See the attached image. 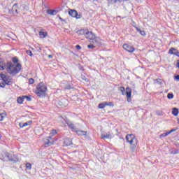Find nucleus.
<instances>
[{"label":"nucleus","instance_id":"obj_1","mask_svg":"<svg viewBox=\"0 0 179 179\" xmlns=\"http://www.w3.org/2000/svg\"><path fill=\"white\" fill-rule=\"evenodd\" d=\"M126 140L131 145L130 148L131 150H135L138 145V139L135 138V136L134 134H127L126 136Z\"/></svg>","mask_w":179,"mask_h":179},{"label":"nucleus","instance_id":"obj_2","mask_svg":"<svg viewBox=\"0 0 179 179\" xmlns=\"http://www.w3.org/2000/svg\"><path fill=\"white\" fill-rule=\"evenodd\" d=\"M1 159V160H3V162H6L7 160L12 162L13 163H17V162H19V158H17V155L9 152H4L3 158Z\"/></svg>","mask_w":179,"mask_h":179},{"label":"nucleus","instance_id":"obj_3","mask_svg":"<svg viewBox=\"0 0 179 179\" xmlns=\"http://www.w3.org/2000/svg\"><path fill=\"white\" fill-rule=\"evenodd\" d=\"M1 78L2 82H0V87H5V85L8 86L13 83V78L9 76H6L5 74H1Z\"/></svg>","mask_w":179,"mask_h":179},{"label":"nucleus","instance_id":"obj_4","mask_svg":"<svg viewBox=\"0 0 179 179\" xmlns=\"http://www.w3.org/2000/svg\"><path fill=\"white\" fill-rule=\"evenodd\" d=\"M37 91L36 94L39 97H45V92H47V86L44 84V83H41L36 87Z\"/></svg>","mask_w":179,"mask_h":179},{"label":"nucleus","instance_id":"obj_5","mask_svg":"<svg viewBox=\"0 0 179 179\" xmlns=\"http://www.w3.org/2000/svg\"><path fill=\"white\" fill-rule=\"evenodd\" d=\"M85 34H90L89 35V38L90 40L92 41V43L94 45H99V38H96V36L93 35V34L92 32H86Z\"/></svg>","mask_w":179,"mask_h":179},{"label":"nucleus","instance_id":"obj_6","mask_svg":"<svg viewBox=\"0 0 179 179\" xmlns=\"http://www.w3.org/2000/svg\"><path fill=\"white\" fill-rule=\"evenodd\" d=\"M69 15L71 16L72 17H76V19H81L82 18V15L78 14V11L76 10H70L69 11Z\"/></svg>","mask_w":179,"mask_h":179},{"label":"nucleus","instance_id":"obj_7","mask_svg":"<svg viewBox=\"0 0 179 179\" xmlns=\"http://www.w3.org/2000/svg\"><path fill=\"white\" fill-rule=\"evenodd\" d=\"M123 48L126 51H128V52H134L135 51V48H134V47H132L131 45H129L128 44H124Z\"/></svg>","mask_w":179,"mask_h":179},{"label":"nucleus","instance_id":"obj_8","mask_svg":"<svg viewBox=\"0 0 179 179\" xmlns=\"http://www.w3.org/2000/svg\"><path fill=\"white\" fill-rule=\"evenodd\" d=\"M169 54H171L172 55H176V57H179V52H178V50H177V49H176L174 48H171L169 50Z\"/></svg>","mask_w":179,"mask_h":179},{"label":"nucleus","instance_id":"obj_9","mask_svg":"<svg viewBox=\"0 0 179 179\" xmlns=\"http://www.w3.org/2000/svg\"><path fill=\"white\" fill-rule=\"evenodd\" d=\"M66 124H67L69 128L72 129V131H76V129H77L76 126H75V124L72 122L68 120L66 122Z\"/></svg>","mask_w":179,"mask_h":179},{"label":"nucleus","instance_id":"obj_10","mask_svg":"<svg viewBox=\"0 0 179 179\" xmlns=\"http://www.w3.org/2000/svg\"><path fill=\"white\" fill-rule=\"evenodd\" d=\"M102 139H111L113 138V134L111 133L108 132L106 134H101Z\"/></svg>","mask_w":179,"mask_h":179},{"label":"nucleus","instance_id":"obj_11","mask_svg":"<svg viewBox=\"0 0 179 179\" xmlns=\"http://www.w3.org/2000/svg\"><path fill=\"white\" fill-rule=\"evenodd\" d=\"M131 93H132V90H131V88H129V87H127L126 88V96H127V99H131Z\"/></svg>","mask_w":179,"mask_h":179},{"label":"nucleus","instance_id":"obj_12","mask_svg":"<svg viewBox=\"0 0 179 179\" xmlns=\"http://www.w3.org/2000/svg\"><path fill=\"white\" fill-rule=\"evenodd\" d=\"M32 122H33L32 121H29L25 123L20 122V123H19V126L21 128H24V127H27V126L30 125L31 124H32Z\"/></svg>","mask_w":179,"mask_h":179},{"label":"nucleus","instance_id":"obj_13","mask_svg":"<svg viewBox=\"0 0 179 179\" xmlns=\"http://www.w3.org/2000/svg\"><path fill=\"white\" fill-rule=\"evenodd\" d=\"M50 139H51V136H49L44 140V142H45L44 144L46 146H51V145H52V143H51V141H50Z\"/></svg>","mask_w":179,"mask_h":179},{"label":"nucleus","instance_id":"obj_14","mask_svg":"<svg viewBox=\"0 0 179 179\" xmlns=\"http://www.w3.org/2000/svg\"><path fill=\"white\" fill-rule=\"evenodd\" d=\"M19 59H17L16 57L13 58V62H11L12 64H14V65H20V71H22V65L19 63Z\"/></svg>","mask_w":179,"mask_h":179},{"label":"nucleus","instance_id":"obj_15","mask_svg":"<svg viewBox=\"0 0 179 179\" xmlns=\"http://www.w3.org/2000/svg\"><path fill=\"white\" fill-rule=\"evenodd\" d=\"M64 145H66V146H71V145H72V140L71 138H66Z\"/></svg>","mask_w":179,"mask_h":179},{"label":"nucleus","instance_id":"obj_16","mask_svg":"<svg viewBox=\"0 0 179 179\" xmlns=\"http://www.w3.org/2000/svg\"><path fill=\"white\" fill-rule=\"evenodd\" d=\"M39 36H40L41 38H45V37H47V36H48V34H47V32L41 31H39Z\"/></svg>","mask_w":179,"mask_h":179},{"label":"nucleus","instance_id":"obj_17","mask_svg":"<svg viewBox=\"0 0 179 179\" xmlns=\"http://www.w3.org/2000/svg\"><path fill=\"white\" fill-rule=\"evenodd\" d=\"M46 13H48V15H51L52 16H54V15H57V10H48L46 11Z\"/></svg>","mask_w":179,"mask_h":179},{"label":"nucleus","instance_id":"obj_18","mask_svg":"<svg viewBox=\"0 0 179 179\" xmlns=\"http://www.w3.org/2000/svg\"><path fill=\"white\" fill-rule=\"evenodd\" d=\"M172 114L175 117H177V115H178V108H173V110H172Z\"/></svg>","mask_w":179,"mask_h":179},{"label":"nucleus","instance_id":"obj_19","mask_svg":"<svg viewBox=\"0 0 179 179\" xmlns=\"http://www.w3.org/2000/svg\"><path fill=\"white\" fill-rule=\"evenodd\" d=\"M75 131L78 135L86 136V131H80V130H77L76 131V130H75Z\"/></svg>","mask_w":179,"mask_h":179},{"label":"nucleus","instance_id":"obj_20","mask_svg":"<svg viewBox=\"0 0 179 179\" xmlns=\"http://www.w3.org/2000/svg\"><path fill=\"white\" fill-rule=\"evenodd\" d=\"M17 101L19 104H22V103H23V101H24V98H23V96H20L17 98Z\"/></svg>","mask_w":179,"mask_h":179},{"label":"nucleus","instance_id":"obj_21","mask_svg":"<svg viewBox=\"0 0 179 179\" xmlns=\"http://www.w3.org/2000/svg\"><path fill=\"white\" fill-rule=\"evenodd\" d=\"M136 29L137 30V31H138V33H140V34H141V36H145V34H146L145 33V31L141 30L139 28H138V27H136Z\"/></svg>","mask_w":179,"mask_h":179},{"label":"nucleus","instance_id":"obj_22","mask_svg":"<svg viewBox=\"0 0 179 179\" xmlns=\"http://www.w3.org/2000/svg\"><path fill=\"white\" fill-rule=\"evenodd\" d=\"M6 117V113L0 114V121H3V118Z\"/></svg>","mask_w":179,"mask_h":179},{"label":"nucleus","instance_id":"obj_23","mask_svg":"<svg viewBox=\"0 0 179 179\" xmlns=\"http://www.w3.org/2000/svg\"><path fill=\"white\" fill-rule=\"evenodd\" d=\"M108 106L109 107H114L113 102H105V107Z\"/></svg>","mask_w":179,"mask_h":179},{"label":"nucleus","instance_id":"obj_24","mask_svg":"<svg viewBox=\"0 0 179 179\" xmlns=\"http://www.w3.org/2000/svg\"><path fill=\"white\" fill-rule=\"evenodd\" d=\"M167 98L169 99H174V94H173V93H169L167 95Z\"/></svg>","mask_w":179,"mask_h":179},{"label":"nucleus","instance_id":"obj_25","mask_svg":"<svg viewBox=\"0 0 179 179\" xmlns=\"http://www.w3.org/2000/svg\"><path fill=\"white\" fill-rule=\"evenodd\" d=\"M23 99L24 100L26 99L27 101H31V98H30L29 96H23Z\"/></svg>","mask_w":179,"mask_h":179},{"label":"nucleus","instance_id":"obj_26","mask_svg":"<svg viewBox=\"0 0 179 179\" xmlns=\"http://www.w3.org/2000/svg\"><path fill=\"white\" fill-rule=\"evenodd\" d=\"M168 135H169V132H166V133H164L162 134H161L159 136L160 138H166V136H168Z\"/></svg>","mask_w":179,"mask_h":179},{"label":"nucleus","instance_id":"obj_27","mask_svg":"<svg viewBox=\"0 0 179 179\" xmlns=\"http://www.w3.org/2000/svg\"><path fill=\"white\" fill-rule=\"evenodd\" d=\"M87 48L90 50H93V48H96V46L94 44H90L87 45Z\"/></svg>","mask_w":179,"mask_h":179},{"label":"nucleus","instance_id":"obj_28","mask_svg":"<svg viewBox=\"0 0 179 179\" xmlns=\"http://www.w3.org/2000/svg\"><path fill=\"white\" fill-rule=\"evenodd\" d=\"M81 79L82 80H85V82H89V80L86 78V76L81 75Z\"/></svg>","mask_w":179,"mask_h":179},{"label":"nucleus","instance_id":"obj_29","mask_svg":"<svg viewBox=\"0 0 179 179\" xmlns=\"http://www.w3.org/2000/svg\"><path fill=\"white\" fill-rule=\"evenodd\" d=\"M26 168L28 169V170H31V164L30 163H27Z\"/></svg>","mask_w":179,"mask_h":179},{"label":"nucleus","instance_id":"obj_30","mask_svg":"<svg viewBox=\"0 0 179 179\" xmlns=\"http://www.w3.org/2000/svg\"><path fill=\"white\" fill-rule=\"evenodd\" d=\"M98 107L99 108H104V107H106V103H99Z\"/></svg>","mask_w":179,"mask_h":179},{"label":"nucleus","instance_id":"obj_31","mask_svg":"<svg viewBox=\"0 0 179 179\" xmlns=\"http://www.w3.org/2000/svg\"><path fill=\"white\" fill-rule=\"evenodd\" d=\"M50 135H52V136H54V135H57V130H52L50 132Z\"/></svg>","mask_w":179,"mask_h":179},{"label":"nucleus","instance_id":"obj_32","mask_svg":"<svg viewBox=\"0 0 179 179\" xmlns=\"http://www.w3.org/2000/svg\"><path fill=\"white\" fill-rule=\"evenodd\" d=\"M120 90L122 92V94L124 95V92H125V88L124 87H120Z\"/></svg>","mask_w":179,"mask_h":179},{"label":"nucleus","instance_id":"obj_33","mask_svg":"<svg viewBox=\"0 0 179 179\" xmlns=\"http://www.w3.org/2000/svg\"><path fill=\"white\" fill-rule=\"evenodd\" d=\"M26 52L29 57H33V53L30 50H27Z\"/></svg>","mask_w":179,"mask_h":179},{"label":"nucleus","instance_id":"obj_34","mask_svg":"<svg viewBox=\"0 0 179 179\" xmlns=\"http://www.w3.org/2000/svg\"><path fill=\"white\" fill-rule=\"evenodd\" d=\"M29 85H33V83H34V80L33 78H30L29 80Z\"/></svg>","mask_w":179,"mask_h":179},{"label":"nucleus","instance_id":"obj_35","mask_svg":"<svg viewBox=\"0 0 179 179\" xmlns=\"http://www.w3.org/2000/svg\"><path fill=\"white\" fill-rule=\"evenodd\" d=\"M156 82L157 83L158 85H162V80L160 79H157Z\"/></svg>","mask_w":179,"mask_h":179},{"label":"nucleus","instance_id":"obj_36","mask_svg":"<svg viewBox=\"0 0 179 179\" xmlns=\"http://www.w3.org/2000/svg\"><path fill=\"white\" fill-rule=\"evenodd\" d=\"M76 50H82V47H80V45H77L76 46Z\"/></svg>","mask_w":179,"mask_h":179},{"label":"nucleus","instance_id":"obj_37","mask_svg":"<svg viewBox=\"0 0 179 179\" xmlns=\"http://www.w3.org/2000/svg\"><path fill=\"white\" fill-rule=\"evenodd\" d=\"M65 89L66 90H69V89H72V87L71 85H67Z\"/></svg>","mask_w":179,"mask_h":179},{"label":"nucleus","instance_id":"obj_38","mask_svg":"<svg viewBox=\"0 0 179 179\" xmlns=\"http://www.w3.org/2000/svg\"><path fill=\"white\" fill-rule=\"evenodd\" d=\"M176 131V129H171V131H168V134H171L172 132Z\"/></svg>","mask_w":179,"mask_h":179},{"label":"nucleus","instance_id":"obj_39","mask_svg":"<svg viewBox=\"0 0 179 179\" xmlns=\"http://www.w3.org/2000/svg\"><path fill=\"white\" fill-rule=\"evenodd\" d=\"M175 79H176V80H179V75H176V76H175Z\"/></svg>","mask_w":179,"mask_h":179},{"label":"nucleus","instance_id":"obj_40","mask_svg":"<svg viewBox=\"0 0 179 179\" xmlns=\"http://www.w3.org/2000/svg\"><path fill=\"white\" fill-rule=\"evenodd\" d=\"M125 1H127V0H118V2L121 3V2H125Z\"/></svg>","mask_w":179,"mask_h":179},{"label":"nucleus","instance_id":"obj_41","mask_svg":"<svg viewBox=\"0 0 179 179\" xmlns=\"http://www.w3.org/2000/svg\"><path fill=\"white\" fill-rule=\"evenodd\" d=\"M59 20H60L62 22H65V20L62 19L61 17H59Z\"/></svg>","mask_w":179,"mask_h":179},{"label":"nucleus","instance_id":"obj_42","mask_svg":"<svg viewBox=\"0 0 179 179\" xmlns=\"http://www.w3.org/2000/svg\"><path fill=\"white\" fill-rule=\"evenodd\" d=\"M117 2H118V0H113V4L117 3Z\"/></svg>","mask_w":179,"mask_h":179},{"label":"nucleus","instance_id":"obj_43","mask_svg":"<svg viewBox=\"0 0 179 179\" xmlns=\"http://www.w3.org/2000/svg\"><path fill=\"white\" fill-rule=\"evenodd\" d=\"M113 1H114V0H109V2H110V3H113Z\"/></svg>","mask_w":179,"mask_h":179},{"label":"nucleus","instance_id":"obj_44","mask_svg":"<svg viewBox=\"0 0 179 179\" xmlns=\"http://www.w3.org/2000/svg\"><path fill=\"white\" fill-rule=\"evenodd\" d=\"M177 68H178L179 69V61H178V63H177Z\"/></svg>","mask_w":179,"mask_h":179},{"label":"nucleus","instance_id":"obj_45","mask_svg":"<svg viewBox=\"0 0 179 179\" xmlns=\"http://www.w3.org/2000/svg\"><path fill=\"white\" fill-rule=\"evenodd\" d=\"M131 98H127V101H128V103H129V101H131V99H130Z\"/></svg>","mask_w":179,"mask_h":179},{"label":"nucleus","instance_id":"obj_46","mask_svg":"<svg viewBox=\"0 0 179 179\" xmlns=\"http://www.w3.org/2000/svg\"><path fill=\"white\" fill-rule=\"evenodd\" d=\"M178 124H179V118H177Z\"/></svg>","mask_w":179,"mask_h":179},{"label":"nucleus","instance_id":"obj_47","mask_svg":"<svg viewBox=\"0 0 179 179\" xmlns=\"http://www.w3.org/2000/svg\"><path fill=\"white\" fill-rule=\"evenodd\" d=\"M49 57H50V58H51L52 57H51V55H49Z\"/></svg>","mask_w":179,"mask_h":179},{"label":"nucleus","instance_id":"obj_48","mask_svg":"<svg viewBox=\"0 0 179 179\" xmlns=\"http://www.w3.org/2000/svg\"><path fill=\"white\" fill-rule=\"evenodd\" d=\"M0 139H1V136H0Z\"/></svg>","mask_w":179,"mask_h":179}]
</instances>
